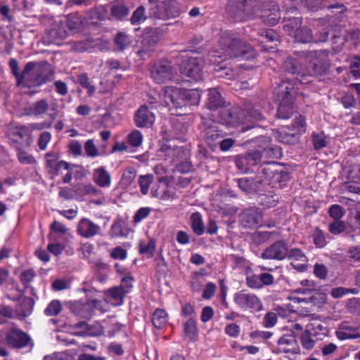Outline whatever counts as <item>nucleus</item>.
<instances>
[{"label": "nucleus", "instance_id": "f257e3e1", "mask_svg": "<svg viewBox=\"0 0 360 360\" xmlns=\"http://www.w3.org/2000/svg\"><path fill=\"white\" fill-rule=\"evenodd\" d=\"M219 43L224 53L230 58H240L243 60H252L256 57L253 47L244 40L236 37L229 31L220 34Z\"/></svg>", "mask_w": 360, "mask_h": 360}, {"label": "nucleus", "instance_id": "f03ea898", "mask_svg": "<svg viewBox=\"0 0 360 360\" xmlns=\"http://www.w3.org/2000/svg\"><path fill=\"white\" fill-rule=\"evenodd\" d=\"M148 17L152 19L167 20L179 17L181 6L176 0H148Z\"/></svg>", "mask_w": 360, "mask_h": 360}, {"label": "nucleus", "instance_id": "7ed1b4c3", "mask_svg": "<svg viewBox=\"0 0 360 360\" xmlns=\"http://www.w3.org/2000/svg\"><path fill=\"white\" fill-rule=\"evenodd\" d=\"M259 168L262 180L265 182V188L267 186L276 187L288 181L290 177L289 172L276 162H266Z\"/></svg>", "mask_w": 360, "mask_h": 360}, {"label": "nucleus", "instance_id": "20e7f679", "mask_svg": "<svg viewBox=\"0 0 360 360\" xmlns=\"http://www.w3.org/2000/svg\"><path fill=\"white\" fill-rule=\"evenodd\" d=\"M0 345H6L12 348L22 349L34 347L31 337L18 328H12L9 330H0Z\"/></svg>", "mask_w": 360, "mask_h": 360}, {"label": "nucleus", "instance_id": "39448f33", "mask_svg": "<svg viewBox=\"0 0 360 360\" xmlns=\"http://www.w3.org/2000/svg\"><path fill=\"white\" fill-rule=\"evenodd\" d=\"M289 127H283L276 132V139L278 141L285 144H295L299 141L300 135L306 131V122L301 115H296Z\"/></svg>", "mask_w": 360, "mask_h": 360}, {"label": "nucleus", "instance_id": "423d86ee", "mask_svg": "<svg viewBox=\"0 0 360 360\" xmlns=\"http://www.w3.org/2000/svg\"><path fill=\"white\" fill-rule=\"evenodd\" d=\"M33 64L34 68H32V75H27L26 87L39 86L51 80L54 75V71L48 62H33Z\"/></svg>", "mask_w": 360, "mask_h": 360}, {"label": "nucleus", "instance_id": "0eeeda50", "mask_svg": "<svg viewBox=\"0 0 360 360\" xmlns=\"http://www.w3.org/2000/svg\"><path fill=\"white\" fill-rule=\"evenodd\" d=\"M164 102L168 107L171 114L182 115L187 112L182 89L167 87L164 93Z\"/></svg>", "mask_w": 360, "mask_h": 360}, {"label": "nucleus", "instance_id": "6e6552de", "mask_svg": "<svg viewBox=\"0 0 360 360\" xmlns=\"http://www.w3.org/2000/svg\"><path fill=\"white\" fill-rule=\"evenodd\" d=\"M204 65L205 60L202 56H191L182 63L181 74L188 78L189 81H201Z\"/></svg>", "mask_w": 360, "mask_h": 360}, {"label": "nucleus", "instance_id": "1a4fd4ad", "mask_svg": "<svg viewBox=\"0 0 360 360\" xmlns=\"http://www.w3.org/2000/svg\"><path fill=\"white\" fill-rule=\"evenodd\" d=\"M11 145L15 149L20 146L30 147L32 143V136L29 125H15L9 132Z\"/></svg>", "mask_w": 360, "mask_h": 360}, {"label": "nucleus", "instance_id": "9d476101", "mask_svg": "<svg viewBox=\"0 0 360 360\" xmlns=\"http://www.w3.org/2000/svg\"><path fill=\"white\" fill-rule=\"evenodd\" d=\"M233 181L240 191L245 194H253L263 191L265 189V182L262 180L259 174V168L252 176L238 178Z\"/></svg>", "mask_w": 360, "mask_h": 360}, {"label": "nucleus", "instance_id": "9b49d317", "mask_svg": "<svg viewBox=\"0 0 360 360\" xmlns=\"http://www.w3.org/2000/svg\"><path fill=\"white\" fill-rule=\"evenodd\" d=\"M272 150V148L266 146L263 148L262 150H255L243 155H240L236 160V166L239 169L247 172L252 167L259 164L262 158L268 155L269 152Z\"/></svg>", "mask_w": 360, "mask_h": 360}, {"label": "nucleus", "instance_id": "f8f14e48", "mask_svg": "<svg viewBox=\"0 0 360 360\" xmlns=\"http://www.w3.org/2000/svg\"><path fill=\"white\" fill-rule=\"evenodd\" d=\"M160 40L158 29L147 27L141 41V48L137 52L138 55L143 60L149 58L154 52L155 46Z\"/></svg>", "mask_w": 360, "mask_h": 360}, {"label": "nucleus", "instance_id": "ddd939ff", "mask_svg": "<svg viewBox=\"0 0 360 360\" xmlns=\"http://www.w3.org/2000/svg\"><path fill=\"white\" fill-rule=\"evenodd\" d=\"M226 56H222L219 53L213 50L209 53V60L214 65V70L217 77L231 79L234 77L235 72L232 68L225 62Z\"/></svg>", "mask_w": 360, "mask_h": 360}, {"label": "nucleus", "instance_id": "4468645a", "mask_svg": "<svg viewBox=\"0 0 360 360\" xmlns=\"http://www.w3.org/2000/svg\"><path fill=\"white\" fill-rule=\"evenodd\" d=\"M317 51H313L304 54V56L307 58H314L313 61L309 63L307 69H305L306 75L309 76L308 78L309 83L312 82L313 77L326 75L329 69L328 61L317 58Z\"/></svg>", "mask_w": 360, "mask_h": 360}, {"label": "nucleus", "instance_id": "2eb2a0df", "mask_svg": "<svg viewBox=\"0 0 360 360\" xmlns=\"http://www.w3.org/2000/svg\"><path fill=\"white\" fill-rule=\"evenodd\" d=\"M233 300L243 310L251 309L252 311L258 312L263 309L261 300L255 294L240 291L234 294Z\"/></svg>", "mask_w": 360, "mask_h": 360}, {"label": "nucleus", "instance_id": "dca6fc26", "mask_svg": "<svg viewBox=\"0 0 360 360\" xmlns=\"http://www.w3.org/2000/svg\"><path fill=\"white\" fill-rule=\"evenodd\" d=\"M283 70L295 77V80L300 84H309V75H306L305 69L296 58L291 56L287 57L282 65Z\"/></svg>", "mask_w": 360, "mask_h": 360}, {"label": "nucleus", "instance_id": "f3484780", "mask_svg": "<svg viewBox=\"0 0 360 360\" xmlns=\"http://www.w3.org/2000/svg\"><path fill=\"white\" fill-rule=\"evenodd\" d=\"M173 72V67L168 60H160L155 63L150 70L152 78L158 84L172 79Z\"/></svg>", "mask_w": 360, "mask_h": 360}, {"label": "nucleus", "instance_id": "a211bd4d", "mask_svg": "<svg viewBox=\"0 0 360 360\" xmlns=\"http://www.w3.org/2000/svg\"><path fill=\"white\" fill-rule=\"evenodd\" d=\"M288 255V245L283 240H278L266 248L261 254V258L270 260H283Z\"/></svg>", "mask_w": 360, "mask_h": 360}, {"label": "nucleus", "instance_id": "6ab92c4d", "mask_svg": "<svg viewBox=\"0 0 360 360\" xmlns=\"http://www.w3.org/2000/svg\"><path fill=\"white\" fill-rule=\"evenodd\" d=\"M227 15L236 22H243L248 19L246 13L245 0H231L226 7Z\"/></svg>", "mask_w": 360, "mask_h": 360}, {"label": "nucleus", "instance_id": "aec40b11", "mask_svg": "<svg viewBox=\"0 0 360 360\" xmlns=\"http://www.w3.org/2000/svg\"><path fill=\"white\" fill-rule=\"evenodd\" d=\"M238 218L242 226L252 229L262 222V214L258 208L249 207L241 212Z\"/></svg>", "mask_w": 360, "mask_h": 360}, {"label": "nucleus", "instance_id": "412c9836", "mask_svg": "<svg viewBox=\"0 0 360 360\" xmlns=\"http://www.w3.org/2000/svg\"><path fill=\"white\" fill-rule=\"evenodd\" d=\"M222 127L221 124L213 122L205 129L204 139L210 147L218 146L219 142L224 137L225 133L221 129Z\"/></svg>", "mask_w": 360, "mask_h": 360}, {"label": "nucleus", "instance_id": "4be33fe9", "mask_svg": "<svg viewBox=\"0 0 360 360\" xmlns=\"http://www.w3.org/2000/svg\"><path fill=\"white\" fill-rule=\"evenodd\" d=\"M9 67L11 73L16 79V86H20L22 85L25 86L27 75L32 72V68H34L33 62L27 63L21 73L19 72L18 62L16 59L12 58L10 60Z\"/></svg>", "mask_w": 360, "mask_h": 360}, {"label": "nucleus", "instance_id": "5701e85b", "mask_svg": "<svg viewBox=\"0 0 360 360\" xmlns=\"http://www.w3.org/2000/svg\"><path fill=\"white\" fill-rule=\"evenodd\" d=\"M335 334L341 341L359 339L360 338V326H354L347 322H342L338 326Z\"/></svg>", "mask_w": 360, "mask_h": 360}, {"label": "nucleus", "instance_id": "b1692460", "mask_svg": "<svg viewBox=\"0 0 360 360\" xmlns=\"http://www.w3.org/2000/svg\"><path fill=\"white\" fill-rule=\"evenodd\" d=\"M274 282V276L267 272L253 274L246 278V284L252 289H262L264 286L272 285Z\"/></svg>", "mask_w": 360, "mask_h": 360}, {"label": "nucleus", "instance_id": "393cba45", "mask_svg": "<svg viewBox=\"0 0 360 360\" xmlns=\"http://www.w3.org/2000/svg\"><path fill=\"white\" fill-rule=\"evenodd\" d=\"M68 36V32L65 29V25L61 21H55L46 34L48 42L53 44L65 39Z\"/></svg>", "mask_w": 360, "mask_h": 360}, {"label": "nucleus", "instance_id": "a878e982", "mask_svg": "<svg viewBox=\"0 0 360 360\" xmlns=\"http://www.w3.org/2000/svg\"><path fill=\"white\" fill-rule=\"evenodd\" d=\"M101 229L89 219L82 218L77 225V232L83 238H90L101 233Z\"/></svg>", "mask_w": 360, "mask_h": 360}, {"label": "nucleus", "instance_id": "bb28decb", "mask_svg": "<svg viewBox=\"0 0 360 360\" xmlns=\"http://www.w3.org/2000/svg\"><path fill=\"white\" fill-rule=\"evenodd\" d=\"M295 85V83L288 80L283 81L278 85L276 94L281 98V101L293 102L297 92V87Z\"/></svg>", "mask_w": 360, "mask_h": 360}, {"label": "nucleus", "instance_id": "cd10ccee", "mask_svg": "<svg viewBox=\"0 0 360 360\" xmlns=\"http://www.w3.org/2000/svg\"><path fill=\"white\" fill-rule=\"evenodd\" d=\"M136 126L138 127H148L155 121L153 113L146 105L141 106L134 115Z\"/></svg>", "mask_w": 360, "mask_h": 360}, {"label": "nucleus", "instance_id": "c85d7f7f", "mask_svg": "<svg viewBox=\"0 0 360 360\" xmlns=\"http://www.w3.org/2000/svg\"><path fill=\"white\" fill-rule=\"evenodd\" d=\"M220 117L226 126H236L242 122L240 110L237 107L225 108L220 111Z\"/></svg>", "mask_w": 360, "mask_h": 360}, {"label": "nucleus", "instance_id": "c756f323", "mask_svg": "<svg viewBox=\"0 0 360 360\" xmlns=\"http://www.w3.org/2000/svg\"><path fill=\"white\" fill-rule=\"evenodd\" d=\"M278 351L281 353L296 354L300 348L294 336L285 335L278 340Z\"/></svg>", "mask_w": 360, "mask_h": 360}, {"label": "nucleus", "instance_id": "7c9ffc66", "mask_svg": "<svg viewBox=\"0 0 360 360\" xmlns=\"http://www.w3.org/2000/svg\"><path fill=\"white\" fill-rule=\"evenodd\" d=\"M65 27L74 33L79 32L85 27V20L77 14H69L66 17Z\"/></svg>", "mask_w": 360, "mask_h": 360}, {"label": "nucleus", "instance_id": "2f4dec72", "mask_svg": "<svg viewBox=\"0 0 360 360\" xmlns=\"http://www.w3.org/2000/svg\"><path fill=\"white\" fill-rule=\"evenodd\" d=\"M304 294H308L309 297L303 299L306 302L311 303L313 306L321 307L326 302V295L315 290H304Z\"/></svg>", "mask_w": 360, "mask_h": 360}, {"label": "nucleus", "instance_id": "473e14b6", "mask_svg": "<svg viewBox=\"0 0 360 360\" xmlns=\"http://www.w3.org/2000/svg\"><path fill=\"white\" fill-rule=\"evenodd\" d=\"M338 40L341 44L347 41H351L354 45H358L360 42V30L358 29L349 30L344 35L333 34V44L338 43Z\"/></svg>", "mask_w": 360, "mask_h": 360}, {"label": "nucleus", "instance_id": "72a5a7b5", "mask_svg": "<svg viewBox=\"0 0 360 360\" xmlns=\"http://www.w3.org/2000/svg\"><path fill=\"white\" fill-rule=\"evenodd\" d=\"M224 98L217 89L209 90L207 106L210 110H216L224 106Z\"/></svg>", "mask_w": 360, "mask_h": 360}, {"label": "nucleus", "instance_id": "f704fd0d", "mask_svg": "<svg viewBox=\"0 0 360 360\" xmlns=\"http://www.w3.org/2000/svg\"><path fill=\"white\" fill-rule=\"evenodd\" d=\"M186 110L191 105H197L200 100V94L198 89H182Z\"/></svg>", "mask_w": 360, "mask_h": 360}, {"label": "nucleus", "instance_id": "c9c22d12", "mask_svg": "<svg viewBox=\"0 0 360 360\" xmlns=\"http://www.w3.org/2000/svg\"><path fill=\"white\" fill-rule=\"evenodd\" d=\"M283 21L285 22L283 29L290 36L294 37L297 31L302 27V19L300 18H284Z\"/></svg>", "mask_w": 360, "mask_h": 360}, {"label": "nucleus", "instance_id": "e433bc0d", "mask_svg": "<svg viewBox=\"0 0 360 360\" xmlns=\"http://www.w3.org/2000/svg\"><path fill=\"white\" fill-rule=\"evenodd\" d=\"M295 113L292 102L281 101L277 110V117L279 119L288 120Z\"/></svg>", "mask_w": 360, "mask_h": 360}, {"label": "nucleus", "instance_id": "4c0bfd02", "mask_svg": "<svg viewBox=\"0 0 360 360\" xmlns=\"http://www.w3.org/2000/svg\"><path fill=\"white\" fill-rule=\"evenodd\" d=\"M191 222L192 230L196 235L201 236L204 233L205 226L200 212H195L191 214Z\"/></svg>", "mask_w": 360, "mask_h": 360}, {"label": "nucleus", "instance_id": "58836bf2", "mask_svg": "<svg viewBox=\"0 0 360 360\" xmlns=\"http://www.w3.org/2000/svg\"><path fill=\"white\" fill-rule=\"evenodd\" d=\"M110 13L115 20H122L129 14V8L123 4H115L110 8Z\"/></svg>", "mask_w": 360, "mask_h": 360}, {"label": "nucleus", "instance_id": "ea45409f", "mask_svg": "<svg viewBox=\"0 0 360 360\" xmlns=\"http://www.w3.org/2000/svg\"><path fill=\"white\" fill-rule=\"evenodd\" d=\"M316 333L309 330L308 328L302 334L300 340L302 346L306 349H311L314 347L316 340H317Z\"/></svg>", "mask_w": 360, "mask_h": 360}, {"label": "nucleus", "instance_id": "a19ab883", "mask_svg": "<svg viewBox=\"0 0 360 360\" xmlns=\"http://www.w3.org/2000/svg\"><path fill=\"white\" fill-rule=\"evenodd\" d=\"M293 37L296 41L302 44H307L314 41L312 31L310 28L307 27H302L297 31Z\"/></svg>", "mask_w": 360, "mask_h": 360}, {"label": "nucleus", "instance_id": "79ce46f5", "mask_svg": "<svg viewBox=\"0 0 360 360\" xmlns=\"http://www.w3.org/2000/svg\"><path fill=\"white\" fill-rule=\"evenodd\" d=\"M49 109V103L46 100L41 99L33 104L29 108V114L35 116H39L44 114Z\"/></svg>", "mask_w": 360, "mask_h": 360}, {"label": "nucleus", "instance_id": "37998d69", "mask_svg": "<svg viewBox=\"0 0 360 360\" xmlns=\"http://www.w3.org/2000/svg\"><path fill=\"white\" fill-rule=\"evenodd\" d=\"M95 181L98 186L106 187L110 184V176L103 167H99L95 171Z\"/></svg>", "mask_w": 360, "mask_h": 360}, {"label": "nucleus", "instance_id": "c03bdc74", "mask_svg": "<svg viewBox=\"0 0 360 360\" xmlns=\"http://www.w3.org/2000/svg\"><path fill=\"white\" fill-rule=\"evenodd\" d=\"M148 17L146 15V8L143 6H138L132 13L130 18V22L132 25H139L143 22Z\"/></svg>", "mask_w": 360, "mask_h": 360}, {"label": "nucleus", "instance_id": "a18cd8bd", "mask_svg": "<svg viewBox=\"0 0 360 360\" xmlns=\"http://www.w3.org/2000/svg\"><path fill=\"white\" fill-rule=\"evenodd\" d=\"M107 9L103 6L90 9L87 13L90 20L96 21L105 20L107 18Z\"/></svg>", "mask_w": 360, "mask_h": 360}, {"label": "nucleus", "instance_id": "49530a36", "mask_svg": "<svg viewBox=\"0 0 360 360\" xmlns=\"http://www.w3.org/2000/svg\"><path fill=\"white\" fill-rule=\"evenodd\" d=\"M184 333L190 340H194L198 335L197 323L193 318H189L184 323Z\"/></svg>", "mask_w": 360, "mask_h": 360}, {"label": "nucleus", "instance_id": "de8ad7c7", "mask_svg": "<svg viewBox=\"0 0 360 360\" xmlns=\"http://www.w3.org/2000/svg\"><path fill=\"white\" fill-rule=\"evenodd\" d=\"M311 141L314 148L316 150L326 147L328 144L327 136L323 131L313 132Z\"/></svg>", "mask_w": 360, "mask_h": 360}, {"label": "nucleus", "instance_id": "09e8293b", "mask_svg": "<svg viewBox=\"0 0 360 360\" xmlns=\"http://www.w3.org/2000/svg\"><path fill=\"white\" fill-rule=\"evenodd\" d=\"M167 321V314L166 311L161 309H157L152 317L153 326L157 328H161Z\"/></svg>", "mask_w": 360, "mask_h": 360}, {"label": "nucleus", "instance_id": "8fccbe9b", "mask_svg": "<svg viewBox=\"0 0 360 360\" xmlns=\"http://www.w3.org/2000/svg\"><path fill=\"white\" fill-rule=\"evenodd\" d=\"M131 41L129 35L124 32H118L114 39V43L117 49L120 51H124L130 44Z\"/></svg>", "mask_w": 360, "mask_h": 360}, {"label": "nucleus", "instance_id": "3c124183", "mask_svg": "<svg viewBox=\"0 0 360 360\" xmlns=\"http://www.w3.org/2000/svg\"><path fill=\"white\" fill-rule=\"evenodd\" d=\"M257 35L262 38V42H273L278 39L277 33L271 29H261L258 31Z\"/></svg>", "mask_w": 360, "mask_h": 360}, {"label": "nucleus", "instance_id": "603ef678", "mask_svg": "<svg viewBox=\"0 0 360 360\" xmlns=\"http://www.w3.org/2000/svg\"><path fill=\"white\" fill-rule=\"evenodd\" d=\"M153 179L154 177L153 174L140 176L139 179V184L143 195H146L148 193L149 187L153 183Z\"/></svg>", "mask_w": 360, "mask_h": 360}, {"label": "nucleus", "instance_id": "864d4df0", "mask_svg": "<svg viewBox=\"0 0 360 360\" xmlns=\"http://www.w3.org/2000/svg\"><path fill=\"white\" fill-rule=\"evenodd\" d=\"M77 82L83 88L87 90V93L89 96H92L94 94L96 89L91 84L89 78L86 73H82L79 75L77 76Z\"/></svg>", "mask_w": 360, "mask_h": 360}, {"label": "nucleus", "instance_id": "5fc2aeb1", "mask_svg": "<svg viewBox=\"0 0 360 360\" xmlns=\"http://www.w3.org/2000/svg\"><path fill=\"white\" fill-rule=\"evenodd\" d=\"M62 310V305L60 301L52 300L44 310V314L48 316H56Z\"/></svg>", "mask_w": 360, "mask_h": 360}, {"label": "nucleus", "instance_id": "6e6d98bb", "mask_svg": "<svg viewBox=\"0 0 360 360\" xmlns=\"http://www.w3.org/2000/svg\"><path fill=\"white\" fill-rule=\"evenodd\" d=\"M276 195H261L259 197V204L267 208L275 207L278 202Z\"/></svg>", "mask_w": 360, "mask_h": 360}, {"label": "nucleus", "instance_id": "4d7b16f0", "mask_svg": "<svg viewBox=\"0 0 360 360\" xmlns=\"http://www.w3.org/2000/svg\"><path fill=\"white\" fill-rule=\"evenodd\" d=\"M25 146H20V148L16 149L18 150V158L20 163L26 165H32L35 162L34 158L28 153H27L23 148Z\"/></svg>", "mask_w": 360, "mask_h": 360}, {"label": "nucleus", "instance_id": "13d9d810", "mask_svg": "<svg viewBox=\"0 0 360 360\" xmlns=\"http://www.w3.org/2000/svg\"><path fill=\"white\" fill-rule=\"evenodd\" d=\"M155 250V241L150 240L148 243H140L139 244V252L142 255H146L148 257H151Z\"/></svg>", "mask_w": 360, "mask_h": 360}, {"label": "nucleus", "instance_id": "bf43d9fd", "mask_svg": "<svg viewBox=\"0 0 360 360\" xmlns=\"http://www.w3.org/2000/svg\"><path fill=\"white\" fill-rule=\"evenodd\" d=\"M286 257L289 259L299 261L302 263H305L307 262L306 256L302 251L298 248H292L291 250L288 249V255Z\"/></svg>", "mask_w": 360, "mask_h": 360}, {"label": "nucleus", "instance_id": "052dcab7", "mask_svg": "<svg viewBox=\"0 0 360 360\" xmlns=\"http://www.w3.org/2000/svg\"><path fill=\"white\" fill-rule=\"evenodd\" d=\"M307 328L309 330L314 331L316 333V339H321V335H325L327 333L326 327L323 326L321 323L315 321L311 323Z\"/></svg>", "mask_w": 360, "mask_h": 360}, {"label": "nucleus", "instance_id": "680f3d73", "mask_svg": "<svg viewBox=\"0 0 360 360\" xmlns=\"http://www.w3.org/2000/svg\"><path fill=\"white\" fill-rule=\"evenodd\" d=\"M136 176V171L134 168H127L123 173L122 176V183L128 186L132 184Z\"/></svg>", "mask_w": 360, "mask_h": 360}, {"label": "nucleus", "instance_id": "e2e57ef3", "mask_svg": "<svg viewBox=\"0 0 360 360\" xmlns=\"http://www.w3.org/2000/svg\"><path fill=\"white\" fill-rule=\"evenodd\" d=\"M143 136L139 130H134L128 135V142L134 147H138L141 145Z\"/></svg>", "mask_w": 360, "mask_h": 360}, {"label": "nucleus", "instance_id": "0e129e2a", "mask_svg": "<svg viewBox=\"0 0 360 360\" xmlns=\"http://www.w3.org/2000/svg\"><path fill=\"white\" fill-rule=\"evenodd\" d=\"M110 234L112 237L127 236V229H125L120 222H115L111 226Z\"/></svg>", "mask_w": 360, "mask_h": 360}, {"label": "nucleus", "instance_id": "69168bd1", "mask_svg": "<svg viewBox=\"0 0 360 360\" xmlns=\"http://www.w3.org/2000/svg\"><path fill=\"white\" fill-rule=\"evenodd\" d=\"M277 320V314L275 312L269 311L264 315L262 324L265 328H272L276 324Z\"/></svg>", "mask_w": 360, "mask_h": 360}, {"label": "nucleus", "instance_id": "338daca9", "mask_svg": "<svg viewBox=\"0 0 360 360\" xmlns=\"http://www.w3.org/2000/svg\"><path fill=\"white\" fill-rule=\"evenodd\" d=\"M245 111L247 112V114L250 118L255 121H259L264 118V115L261 110L251 105L246 106Z\"/></svg>", "mask_w": 360, "mask_h": 360}, {"label": "nucleus", "instance_id": "774afa93", "mask_svg": "<svg viewBox=\"0 0 360 360\" xmlns=\"http://www.w3.org/2000/svg\"><path fill=\"white\" fill-rule=\"evenodd\" d=\"M328 213L334 220H340L345 214L342 207L336 204L330 207Z\"/></svg>", "mask_w": 360, "mask_h": 360}]
</instances>
